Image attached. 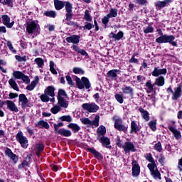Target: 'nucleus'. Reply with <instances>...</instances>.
Instances as JSON below:
<instances>
[{"instance_id": "20e7f679", "label": "nucleus", "mask_w": 182, "mask_h": 182, "mask_svg": "<svg viewBox=\"0 0 182 182\" xmlns=\"http://www.w3.org/2000/svg\"><path fill=\"white\" fill-rule=\"evenodd\" d=\"M100 120V117L99 115H96L94 120H90L89 118H81L80 122L82 124L87 126V127H98L99 122Z\"/></svg>"}, {"instance_id": "c03bdc74", "label": "nucleus", "mask_w": 182, "mask_h": 182, "mask_svg": "<svg viewBox=\"0 0 182 182\" xmlns=\"http://www.w3.org/2000/svg\"><path fill=\"white\" fill-rule=\"evenodd\" d=\"M50 112L53 114H56L57 113H59V112H60V106L55 105L53 107L51 108Z\"/></svg>"}, {"instance_id": "603ef678", "label": "nucleus", "mask_w": 182, "mask_h": 182, "mask_svg": "<svg viewBox=\"0 0 182 182\" xmlns=\"http://www.w3.org/2000/svg\"><path fill=\"white\" fill-rule=\"evenodd\" d=\"M153 32H154V28H153V26H147L146 29L144 30V33H153Z\"/></svg>"}, {"instance_id": "a878e982", "label": "nucleus", "mask_w": 182, "mask_h": 182, "mask_svg": "<svg viewBox=\"0 0 182 182\" xmlns=\"http://www.w3.org/2000/svg\"><path fill=\"white\" fill-rule=\"evenodd\" d=\"M9 85H10L11 87L16 90V92H19V87H18V84H16V81L14 78H11L9 80Z\"/></svg>"}, {"instance_id": "bb28decb", "label": "nucleus", "mask_w": 182, "mask_h": 182, "mask_svg": "<svg viewBox=\"0 0 182 182\" xmlns=\"http://www.w3.org/2000/svg\"><path fill=\"white\" fill-rule=\"evenodd\" d=\"M88 151L90 153H92V154H94L96 159H98L99 160H101V159H103V156L100 154L97 151L95 150L94 149L92 148H88L87 149Z\"/></svg>"}, {"instance_id": "4c0bfd02", "label": "nucleus", "mask_w": 182, "mask_h": 182, "mask_svg": "<svg viewBox=\"0 0 182 182\" xmlns=\"http://www.w3.org/2000/svg\"><path fill=\"white\" fill-rule=\"evenodd\" d=\"M155 85H157L158 86H164V77L161 76L156 79L155 80Z\"/></svg>"}, {"instance_id": "7ed1b4c3", "label": "nucleus", "mask_w": 182, "mask_h": 182, "mask_svg": "<svg viewBox=\"0 0 182 182\" xmlns=\"http://www.w3.org/2000/svg\"><path fill=\"white\" fill-rule=\"evenodd\" d=\"M156 43L159 45L161 43H169L172 46H177V41H176V36L173 35L164 34V36H159L156 38Z\"/></svg>"}, {"instance_id": "6e6d98bb", "label": "nucleus", "mask_w": 182, "mask_h": 182, "mask_svg": "<svg viewBox=\"0 0 182 182\" xmlns=\"http://www.w3.org/2000/svg\"><path fill=\"white\" fill-rule=\"evenodd\" d=\"M115 99H116L117 102H118L119 103L122 104L124 102L123 96H122L119 94L115 95Z\"/></svg>"}, {"instance_id": "680f3d73", "label": "nucleus", "mask_w": 182, "mask_h": 182, "mask_svg": "<svg viewBox=\"0 0 182 182\" xmlns=\"http://www.w3.org/2000/svg\"><path fill=\"white\" fill-rule=\"evenodd\" d=\"M66 80L68 83V85H70V86H73L75 84L73 83V81L72 80V77L69 75L66 76Z\"/></svg>"}, {"instance_id": "4be33fe9", "label": "nucleus", "mask_w": 182, "mask_h": 182, "mask_svg": "<svg viewBox=\"0 0 182 182\" xmlns=\"http://www.w3.org/2000/svg\"><path fill=\"white\" fill-rule=\"evenodd\" d=\"M57 133L60 134V136H64V137H70L72 136V132L68 129H65V128L60 129Z\"/></svg>"}, {"instance_id": "aec40b11", "label": "nucleus", "mask_w": 182, "mask_h": 182, "mask_svg": "<svg viewBox=\"0 0 182 182\" xmlns=\"http://www.w3.org/2000/svg\"><path fill=\"white\" fill-rule=\"evenodd\" d=\"M39 82V77L36 76L34 80L31 82V83L26 87V90L32 91L36 87V85Z\"/></svg>"}, {"instance_id": "58836bf2", "label": "nucleus", "mask_w": 182, "mask_h": 182, "mask_svg": "<svg viewBox=\"0 0 182 182\" xmlns=\"http://www.w3.org/2000/svg\"><path fill=\"white\" fill-rule=\"evenodd\" d=\"M36 149L37 150V156H40L41 153H42V151L45 149V146L43 144H38L36 146Z\"/></svg>"}, {"instance_id": "9d476101", "label": "nucleus", "mask_w": 182, "mask_h": 182, "mask_svg": "<svg viewBox=\"0 0 182 182\" xmlns=\"http://www.w3.org/2000/svg\"><path fill=\"white\" fill-rule=\"evenodd\" d=\"M16 140L20 143L22 147L24 149H26L28 147V139H26V136H23V134L19 131L18 134H16Z\"/></svg>"}, {"instance_id": "864d4df0", "label": "nucleus", "mask_w": 182, "mask_h": 182, "mask_svg": "<svg viewBox=\"0 0 182 182\" xmlns=\"http://www.w3.org/2000/svg\"><path fill=\"white\" fill-rule=\"evenodd\" d=\"M74 73L78 74V75H83L85 73V71L82 70V68H73Z\"/></svg>"}, {"instance_id": "f8f14e48", "label": "nucleus", "mask_w": 182, "mask_h": 182, "mask_svg": "<svg viewBox=\"0 0 182 182\" xmlns=\"http://www.w3.org/2000/svg\"><path fill=\"white\" fill-rule=\"evenodd\" d=\"M65 41L68 43H73L74 45H77L80 42V36L77 35H73L71 36L67 37Z\"/></svg>"}, {"instance_id": "ddd939ff", "label": "nucleus", "mask_w": 182, "mask_h": 182, "mask_svg": "<svg viewBox=\"0 0 182 182\" xmlns=\"http://www.w3.org/2000/svg\"><path fill=\"white\" fill-rule=\"evenodd\" d=\"M18 102L21 105V107L23 109L25 107H28V105L29 103V101L28 100V98L26 97V95L24 94H21L18 97Z\"/></svg>"}, {"instance_id": "c85d7f7f", "label": "nucleus", "mask_w": 182, "mask_h": 182, "mask_svg": "<svg viewBox=\"0 0 182 182\" xmlns=\"http://www.w3.org/2000/svg\"><path fill=\"white\" fill-rule=\"evenodd\" d=\"M97 134H98V137H104L105 134H106V127H105V126H100L98 129H97Z\"/></svg>"}, {"instance_id": "338daca9", "label": "nucleus", "mask_w": 182, "mask_h": 182, "mask_svg": "<svg viewBox=\"0 0 182 182\" xmlns=\"http://www.w3.org/2000/svg\"><path fill=\"white\" fill-rule=\"evenodd\" d=\"M147 3V1H144V0H136V4H138L139 5H144Z\"/></svg>"}, {"instance_id": "1a4fd4ad", "label": "nucleus", "mask_w": 182, "mask_h": 182, "mask_svg": "<svg viewBox=\"0 0 182 182\" xmlns=\"http://www.w3.org/2000/svg\"><path fill=\"white\" fill-rule=\"evenodd\" d=\"M12 75L14 76V77H15V79H20L23 80V82H24V83H26V85H28L31 82V80H29V77H28V75H25V74H23V73L21 71H14Z\"/></svg>"}, {"instance_id": "052dcab7", "label": "nucleus", "mask_w": 182, "mask_h": 182, "mask_svg": "<svg viewBox=\"0 0 182 182\" xmlns=\"http://www.w3.org/2000/svg\"><path fill=\"white\" fill-rule=\"evenodd\" d=\"M149 127L150 129H151V130H153L154 132V130H156V121H151L149 122Z\"/></svg>"}, {"instance_id": "f03ea898", "label": "nucleus", "mask_w": 182, "mask_h": 182, "mask_svg": "<svg viewBox=\"0 0 182 182\" xmlns=\"http://www.w3.org/2000/svg\"><path fill=\"white\" fill-rule=\"evenodd\" d=\"M146 159L151 164H148V168H149L151 171V174L154 178L161 180V177L160 176V172L157 170V166H156V163H154V159L153 156H151V154H146Z\"/></svg>"}, {"instance_id": "393cba45", "label": "nucleus", "mask_w": 182, "mask_h": 182, "mask_svg": "<svg viewBox=\"0 0 182 182\" xmlns=\"http://www.w3.org/2000/svg\"><path fill=\"white\" fill-rule=\"evenodd\" d=\"M58 99V103L60 106V107H64L66 109L68 106H69L68 101L66 100V98H57Z\"/></svg>"}, {"instance_id": "9b49d317", "label": "nucleus", "mask_w": 182, "mask_h": 182, "mask_svg": "<svg viewBox=\"0 0 182 182\" xmlns=\"http://www.w3.org/2000/svg\"><path fill=\"white\" fill-rule=\"evenodd\" d=\"M181 85L175 87L173 92H172V100H177L179 97H181Z\"/></svg>"}, {"instance_id": "e433bc0d", "label": "nucleus", "mask_w": 182, "mask_h": 182, "mask_svg": "<svg viewBox=\"0 0 182 182\" xmlns=\"http://www.w3.org/2000/svg\"><path fill=\"white\" fill-rule=\"evenodd\" d=\"M68 95L66 94V92L65 90L60 89L58 90L57 99H62V98H67Z\"/></svg>"}, {"instance_id": "a211bd4d", "label": "nucleus", "mask_w": 182, "mask_h": 182, "mask_svg": "<svg viewBox=\"0 0 182 182\" xmlns=\"http://www.w3.org/2000/svg\"><path fill=\"white\" fill-rule=\"evenodd\" d=\"M109 36L111 39H114V41H120V39H123L124 33H123V31H119L117 34L111 32Z\"/></svg>"}, {"instance_id": "3c124183", "label": "nucleus", "mask_w": 182, "mask_h": 182, "mask_svg": "<svg viewBox=\"0 0 182 182\" xmlns=\"http://www.w3.org/2000/svg\"><path fill=\"white\" fill-rule=\"evenodd\" d=\"M35 62L38 65V68H42V66L43 65V60H42V58H37L35 59Z\"/></svg>"}, {"instance_id": "39448f33", "label": "nucleus", "mask_w": 182, "mask_h": 182, "mask_svg": "<svg viewBox=\"0 0 182 182\" xmlns=\"http://www.w3.org/2000/svg\"><path fill=\"white\" fill-rule=\"evenodd\" d=\"M26 29L28 35H32L33 32H36V33H41V27L39 26V24L36 23L35 21L28 22Z\"/></svg>"}, {"instance_id": "ea45409f", "label": "nucleus", "mask_w": 182, "mask_h": 182, "mask_svg": "<svg viewBox=\"0 0 182 182\" xmlns=\"http://www.w3.org/2000/svg\"><path fill=\"white\" fill-rule=\"evenodd\" d=\"M107 15L109 18H116L117 16V9H111L109 13Z\"/></svg>"}, {"instance_id": "f257e3e1", "label": "nucleus", "mask_w": 182, "mask_h": 182, "mask_svg": "<svg viewBox=\"0 0 182 182\" xmlns=\"http://www.w3.org/2000/svg\"><path fill=\"white\" fill-rule=\"evenodd\" d=\"M54 6L56 11H60L65 8V21L68 25L70 26H76V23L75 21H70L73 19V5L70 1H63L60 0H54Z\"/></svg>"}, {"instance_id": "69168bd1", "label": "nucleus", "mask_w": 182, "mask_h": 182, "mask_svg": "<svg viewBox=\"0 0 182 182\" xmlns=\"http://www.w3.org/2000/svg\"><path fill=\"white\" fill-rule=\"evenodd\" d=\"M0 33H6V28L5 26H0Z\"/></svg>"}, {"instance_id": "4468645a", "label": "nucleus", "mask_w": 182, "mask_h": 182, "mask_svg": "<svg viewBox=\"0 0 182 182\" xmlns=\"http://www.w3.org/2000/svg\"><path fill=\"white\" fill-rule=\"evenodd\" d=\"M140 174V166L137 164V161H132V176L134 177H137Z\"/></svg>"}, {"instance_id": "c756f323", "label": "nucleus", "mask_w": 182, "mask_h": 182, "mask_svg": "<svg viewBox=\"0 0 182 182\" xmlns=\"http://www.w3.org/2000/svg\"><path fill=\"white\" fill-rule=\"evenodd\" d=\"M1 19L3 25L7 27L9 22H11V17H9L8 15H2Z\"/></svg>"}, {"instance_id": "423d86ee", "label": "nucleus", "mask_w": 182, "mask_h": 182, "mask_svg": "<svg viewBox=\"0 0 182 182\" xmlns=\"http://www.w3.org/2000/svg\"><path fill=\"white\" fill-rule=\"evenodd\" d=\"M75 82L78 89H90V82L86 77H82V79L76 77Z\"/></svg>"}, {"instance_id": "bf43d9fd", "label": "nucleus", "mask_w": 182, "mask_h": 182, "mask_svg": "<svg viewBox=\"0 0 182 182\" xmlns=\"http://www.w3.org/2000/svg\"><path fill=\"white\" fill-rule=\"evenodd\" d=\"M12 161H14V164H16L18 163V156L15 155V154H13L11 156H9Z\"/></svg>"}, {"instance_id": "5701e85b", "label": "nucleus", "mask_w": 182, "mask_h": 182, "mask_svg": "<svg viewBox=\"0 0 182 182\" xmlns=\"http://www.w3.org/2000/svg\"><path fill=\"white\" fill-rule=\"evenodd\" d=\"M48 96L53 97L55 96V87L53 86H48L44 91Z\"/></svg>"}, {"instance_id": "a18cd8bd", "label": "nucleus", "mask_w": 182, "mask_h": 182, "mask_svg": "<svg viewBox=\"0 0 182 182\" xmlns=\"http://www.w3.org/2000/svg\"><path fill=\"white\" fill-rule=\"evenodd\" d=\"M38 126H40V127H44L45 129H49V124L43 120L39 121L38 122Z\"/></svg>"}, {"instance_id": "dca6fc26", "label": "nucleus", "mask_w": 182, "mask_h": 182, "mask_svg": "<svg viewBox=\"0 0 182 182\" xmlns=\"http://www.w3.org/2000/svg\"><path fill=\"white\" fill-rule=\"evenodd\" d=\"M171 2H173V1L164 0L163 1H157L155 4V6H156V9H159L160 11L161 9H162V8H166V6H167V5L171 4Z\"/></svg>"}, {"instance_id": "cd10ccee", "label": "nucleus", "mask_w": 182, "mask_h": 182, "mask_svg": "<svg viewBox=\"0 0 182 182\" xmlns=\"http://www.w3.org/2000/svg\"><path fill=\"white\" fill-rule=\"evenodd\" d=\"M122 92L124 93V95H130L131 96H133V88L132 87L126 86L122 87Z\"/></svg>"}, {"instance_id": "774afa93", "label": "nucleus", "mask_w": 182, "mask_h": 182, "mask_svg": "<svg viewBox=\"0 0 182 182\" xmlns=\"http://www.w3.org/2000/svg\"><path fill=\"white\" fill-rule=\"evenodd\" d=\"M9 96L10 99H15V97H18V94L11 92L9 95Z\"/></svg>"}, {"instance_id": "de8ad7c7", "label": "nucleus", "mask_w": 182, "mask_h": 182, "mask_svg": "<svg viewBox=\"0 0 182 182\" xmlns=\"http://www.w3.org/2000/svg\"><path fill=\"white\" fill-rule=\"evenodd\" d=\"M92 28H95V25L90 23V21L87 22L83 26V28L87 31H90V29H92Z\"/></svg>"}, {"instance_id": "72a5a7b5", "label": "nucleus", "mask_w": 182, "mask_h": 182, "mask_svg": "<svg viewBox=\"0 0 182 182\" xmlns=\"http://www.w3.org/2000/svg\"><path fill=\"white\" fill-rule=\"evenodd\" d=\"M139 110L141 113L142 117H144L146 122H149L150 119V117H149V112H147V111H145L143 108H139Z\"/></svg>"}, {"instance_id": "5fc2aeb1", "label": "nucleus", "mask_w": 182, "mask_h": 182, "mask_svg": "<svg viewBox=\"0 0 182 182\" xmlns=\"http://www.w3.org/2000/svg\"><path fill=\"white\" fill-rule=\"evenodd\" d=\"M155 150H157L159 153L163 150V148L161 146V143L158 142L154 145Z\"/></svg>"}, {"instance_id": "e2e57ef3", "label": "nucleus", "mask_w": 182, "mask_h": 182, "mask_svg": "<svg viewBox=\"0 0 182 182\" xmlns=\"http://www.w3.org/2000/svg\"><path fill=\"white\" fill-rule=\"evenodd\" d=\"M6 154L8 156V157H9L12 156L14 154L12 153V151L10 149L7 148L6 149Z\"/></svg>"}, {"instance_id": "8fccbe9b", "label": "nucleus", "mask_w": 182, "mask_h": 182, "mask_svg": "<svg viewBox=\"0 0 182 182\" xmlns=\"http://www.w3.org/2000/svg\"><path fill=\"white\" fill-rule=\"evenodd\" d=\"M40 99L42 102H44V103H46L47 102H49L50 99L48 95L43 94L41 95Z\"/></svg>"}, {"instance_id": "412c9836", "label": "nucleus", "mask_w": 182, "mask_h": 182, "mask_svg": "<svg viewBox=\"0 0 182 182\" xmlns=\"http://www.w3.org/2000/svg\"><path fill=\"white\" fill-rule=\"evenodd\" d=\"M168 129L170 132L173 133L176 140H178V139L181 138V134L180 133V131L177 130V129L174 128V127L169 126Z\"/></svg>"}, {"instance_id": "c9c22d12", "label": "nucleus", "mask_w": 182, "mask_h": 182, "mask_svg": "<svg viewBox=\"0 0 182 182\" xmlns=\"http://www.w3.org/2000/svg\"><path fill=\"white\" fill-rule=\"evenodd\" d=\"M84 19L87 21V22H92V21H93V17L90 16V13L89 10H86L85 11Z\"/></svg>"}, {"instance_id": "b1692460", "label": "nucleus", "mask_w": 182, "mask_h": 182, "mask_svg": "<svg viewBox=\"0 0 182 182\" xmlns=\"http://www.w3.org/2000/svg\"><path fill=\"white\" fill-rule=\"evenodd\" d=\"M98 140H100L104 147H109L108 146L110 144V139H109V138L101 136V137H98Z\"/></svg>"}, {"instance_id": "0eeeda50", "label": "nucleus", "mask_w": 182, "mask_h": 182, "mask_svg": "<svg viewBox=\"0 0 182 182\" xmlns=\"http://www.w3.org/2000/svg\"><path fill=\"white\" fill-rule=\"evenodd\" d=\"M113 120L114 122V127L119 132H127V127L122 124L123 123L122 118L115 116L113 117Z\"/></svg>"}, {"instance_id": "2eb2a0df", "label": "nucleus", "mask_w": 182, "mask_h": 182, "mask_svg": "<svg viewBox=\"0 0 182 182\" xmlns=\"http://www.w3.org/2000/svg\"><path fill=\"white\" fill-rule=\"evenodd\" d=\"M6 104L7 105V109H9V110L11 112H14L15 113H18V112H19V109H18V107H16L15 102H12L11 100L6 101Z\"/></svg>"}, {"instance_id": "7c9ffc66", "label": "nucleus", "mask_w": 182, "mask_h": 182, "mask_svg": "<svg viewBox=\"0 0 182 182\" xmlns=\"http://www.w3.org/2000/svg\"><path fill=\"white\" fill-rule=\"evenodd\" d=\"M44 16L48 18H56V11H46L43 13Z\"/></svg>"}, {"instance_id": "f704fd0d", "label": "nucleus", "mask_w": 182, "mask_h": 182, "mask_svg": "<svg viewBox=\"0 0 182 182\" xmlns=\"http://www.w3.org/2000/svg\"><path fill=\"white\" fill-rule=\"evenodd\" d=\"M69 129H72L73 132H74V133H76L77 132H79V130H80V127H79V125H77V124H73V123H70L68 125Z\"/></svg>"}, {"instance_id": "6e6552de", "label": "nucleus", "mask_w": 182, "mask_h": 182, "mask_svg": "<svg viewBox=\"0 0 182 182\" xmlns=\"http://www.w3.org/2000/svg\"><path fill=\"white\" fill-rule=\"evenodd\" d=\"M82 107L84 110L88 112V113H96L99 110V106L93 102L82 104Z\"/></svg>"}, {"instance_id": "79ce46f5", "label": "nucleus", "mask_w": 182, "mask_h": 182, "mask_svg": "<svg viewBox=\"0 0 182 182\" xmlns=\"http://www.w3.org/2000/svg\"><path fill=\"white\" fill-rule=\"evenodd\" d=\"M73 50H75V52H77V53L82 55V56H87V53H86L85 50L79 48L77 46H74Z\"/></svg>"}, {"instance_id": "473e14b6", "label": "nucleus", "mask_w": 182, "mask_h": 182, "mask_svg": "<svg viewBox=\"0 0 182 182\" xmlns=\"http://www.w3.org/2000/svg\"><path fill=\"white\" fill-rule=\"evenodd\" d=\"M117 73H119V70H111L107 73V75L112 79H115L117 77Z\"/></svg>"}, {"instance_id": "49530a36", "label": "nucleus", "mask_w": 182, "mask_h": 182, "mask_svg": "<svg viewBox=\"0 0 182 182\" xmlns=\"http://www.w3.org/2000/svg\"><path fill=\"white\" fill-rule=\"evenodd\" d=\"M54 66H55V63H53V61H50V70L51 73H53V75H58V72L55 69Z\"/></svg>"}, {"instance_id": "2f4dec72", "label": "nucleus", "mask_w": 182, "mask_h": 182, "mask_svg": "<svg viewBox=\"0 0 182 182\" xmlns=\"http://www.w3.org/2000/svg\"><path fill=\"white\" fill-rule=\"evenodd\" d=\"M139 132V126L135 121L131 122V133H137Z\"/></svg>"}, {"instance_id": "13d9d810", "label": "nucleus", "mask_w": 182, "mask_h": 182, "mask_svg": "<svg viewBox=\"0 0 182 182\" xmlns=\"http://www.w3.org/2000/svg\"><path fill=\"white\" fill-rule=\"evenodd\" d=\"M15 58L18 62H26V56L21 57L19 55H16Z\"/></svg>"}, {"instance_id": "a19ab883", "label": "nucleus", "mask_w": 182, "mask_h": 182, "mask_svg": "<svg viewBox=\"0 0 182 182\" xmlns=\"http://www.w3.org/2000/svg\"><path fill=\"white\" fill-rule=\"evenodd\" d=\"M60 120L61 122H67L68 123H70L72 122V116L70 115H64L60 117Z\"/></svg>"}, {"instance_id": "0e129e2a", "label": "nucleus", "mask_w": 182, "mask_h": 182, "mask_svg": "<svg viewBox=\"0 0 182 182\" xmlns=\"http://www.w3.org/2000/svg\"><path fill=\"white\" fill-rule=\"evenodd\" d=\"M178 168L179 171H182V158L178 161Z\"/></svg>"}, {"instance_id": "4d7b16f0", "label": "nucleus", "mask_w": 182, "mask_h": 182, "mask_svg": "<svg viewBox=\"0 0 182 182\" xmlns=\"http://www.w3.org/2000/svg\"><path fill=\"white\" fill-rule=\"evenodd\" d=\"M62 126H63V123H62V122L54 124V129H55V133H58V130H60V129H59V127H62Z\"/></svg>"}, {"instance_id": "09e8293b", "label": "nucleus", "mask_w": 182, "mask_h": 182, "mask_svg": "<svg viewBox=\"0 0 182 182\" xmlns=\"http://www.w3.org/2000/svg\"><path fill=\"white\" fill-rule=\"evenodd\" d=\"M146 87H148L147 93H151V92H153L154 89L153 87V85L151 84V82L150 81L146 82Z\"/></svg>"}, {"instance_id": "37998d69", "label": "nucleus", "mask_w": 182, "mask_h": 182, "mask_svg": "<svg viewBox=\"0 0 182 182\" xmlns=\"http://www.w3.org/2000/svg\"><path fill=\"white\" fill-rule=\"evenodd\" d=\"M109 19H110V17L107 14V16H105L102 18V23H103V25H105V29H106V28H107V23H109Z\"/></svg>"}, {"instance_id": "6ab92c4d", "label": "nucleus", "mask_w": 182, "mask_h": 182, "mask_svg": "<svg viewBox=\"0 0 182 182\" xmlns=\"http://www.w3.org/2000/svg\"><path fill=\"white\" fill-rule=\"evenodd\" d=\"M167 73V69H160L159 68H155L154 71L152 72V76H160V75H166Z\"/></svg>"}, {"instance_id": "f3484780", "label": "nucleus", "mask_w": 182, "mask_h": 182, "mask_svg": "<svg viewBox=\"0 0 182 182\" xmlns=\"http://www.w3.org/2000/svg\"><path fill=\"white\" fill-rule=\"evenodd\" d=\"M122 147L125 153H130V151H136V149H134V145L132 142H126L122 146Z\"/></svg>"}]
</instances>
